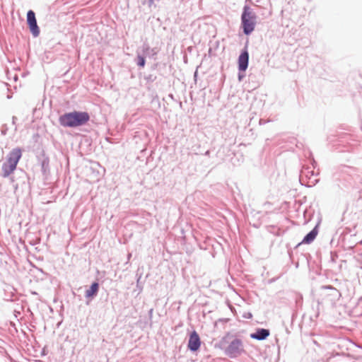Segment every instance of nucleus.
Returning <instances> with one entry per match:
<instances>
[{"instance_id":"1","label":"nucleus","mask_w":362,"mask_h":362,"mask_svg":"<svg viewBox=\"0 0 362 362\" xmlns=\"http://www.w3.org/2000/svg\"><path fill=\"white\" fill-rule=\"evenodd\" d=\"M230 358L235 359L245 354L243 341L236 334L228 332L215 345Z\"/></svg>"},{"instance_id":"2","label":"nucleus","mask_w":362,"mask_h":362,"mask_svg":"<svg viewBox=\"0 0 362 362\" xmlns=\"http://www.w3.org/2000/svg\"><path fill=\"white\" fill-rule=\"evenodd\" d=\"M90 120L87 112L74 110L59 117V123L63 127L76 128L85 125Z\"/></svg>"},{"instance_id":"3","label":"nucleus","mask_w":362,"mask_h":362,"mask_svg":"<svg viewBox=\"0 0 362 362\" xmlns=\"http://www.w3.org/2000/svg\"><path fill=\"white\" fill-rule=\"evenodd\" d=\"M240 27L243 33L245 35H250L255 30L257 23V15L252 11V9L248 6L245 5L241 14Z\"/></svg>"},{"instance_id":"4","label":"nucleus","mask_w":362,"mask_h":362,"mask_svg":"<svg viewBox=\"0 0 362 362\" xmlns=\"http://www.w3.org/2000/svg\"><path fill=\"white\" fill-rule=\"evenodd\" d=\"M27 25L33 37L39 36L40 30L37 23L35 13L33 10L27 12Z\"/></svg>"},{"instance_id":"5","label":"nucleus","mask_w":362,"mask_h":362,"mask_svg":"<svg viewBox=\"0 0 362 362\" xmlns=\"http://www.w3.org/2000/svg\"><path fill=\"white\" fill-rule=\"evenodd\" d=\"M249 57L247 44L246 43L238 59V68L240 72H245L248 68Z\"/></svg>"},{"instance_id":"6","label":"nucleus","mask_w":362,"mask_h":362,"mask_svg":"<svg viewBox=\"0 0 362 362\" xmlns=\"http://www.w3.org/2000/svg\"><path fill=\"white\" fill-rule=\"evenodd\" d=\"M201 344L199 335L195 330H193L189 334L187 349L192 352H196L200 349Z\"/></svg>"},{"instance_id":"7","label":"nucleus","mask_w":362,"mask_h":362,"mask_svg":"<svg viewBox=\"0 0 362 362\" xmlns=\"http://www.w3.org/2000/svg\"><path fill=\"white\" fill-rule=\"evenodd\" d=\"M269 335L270 331L269 329L257 328L255 332L250 334V337L252 339L263 341L265 340Z\"/></svg>"},{"instance_id":"8","label":"nucleus","mask_w":362,"mask_h":362,"mask_svg":"<svg viewBox=\"0 0 362 362\" xmlns=\"http://www.w3.org/2000/svg\"><path fill=\"white\" fill-rule=\"evenodd\" d=\"M21 156V149L20 148H15L8 154L6 162L17 165Z\"/></svg>"},{"instance_id":"9","label":"nucleus","mask_w":362,"mask_h":362,"mask_svg":"<svg viewBox=\"0 0 362 362\" xmlns=\"http://www.w3.org/2000/svg\"><path fill=\"white\" fill-rule=\"evenodd\" d=\"M100 288V284L98 281H93L89 288L86 291L85 297L92 300L97 296Z\"/></svg>"},{"instance_id":"10","label":"nucleus","mask_w":362,"mask_h":362,"mask_svg":"<svg viewBox=\"0 0 362 362\" xmlns=\"http://www.w3.org/2000/svg\"><path fill=\"white\" fill-rule=\"evenodd\" d=\"M318 233V226L316 225L308 233H307L300 243L310 244L316 238Z\"/></svg>"},{"instance_id":"11","label":"nucleus","mask_w":362,"mask_h":362,"mask_svg":"<svg viewBox=\"0 0 362 362\" xmlns=\"http://www.w3.org/2000/svg\"><path fill=\"white\" fill-rule=\"evenodd\" d=\"M17 165L9 163L8 162H5L2 165V176L4 177H8L16 169Z\"/></svg>"},{"instance_id":"12","label":"nucleus","mask_w":362,"mask_h":362,"mask_svg":"<svg viewBox=\"0 0 362 362\" xmlns=\"http://www.w3.org/2000/svg\"><path fill=\"white\" fill-rule=\"evenodd\" d=\"M142 52L145 57L148 56L151 58H154L158 53V50L156 48H151L148 43H144L142 45Z\"/></svg>"},{"instance_id":"13","label":"nucleus","mask_w":362,"mask_h":362,"mask_svg":"<svg viewBox=\"0 0 362 362\" xmlns=\"http://www.w3.org/2000/svg\"><path fill=\"white\" fill-rule=\"evenodd\" d=\"M41 170L44 175L49 172V160L47 157L44 158L41 161Z\"/></svg>"},{"instance_id":"14","label":"nucleus","mask_w":362,"mask_h":362,"mask_svg":"<svg viewBox=\"0 0 362 362\" xmlns=\"http://www.w3.org/2000/svg\"><path fill=\"white\" fill-rule=\"evenodd\" d=\"M315 175V173L313 170H310L309 167H303V169L300 171V181L303 179V177L305 176L306 177H308L310 180L313 176Z\"/></svg>"},{"instance_id":"15","label":"nucleus","mask_w":362,"mask_h":362,"mask_svg":"<svg viewBox=\"0 0 362 362\" xmlns=\"http://www.w3.org/2000/svg\"><path fill=\"white\" fill-rule=\"evenodd\" d=\"M136 53L135 62L139 67L144 68L146 65V57L144 54H141L138 51Z\"/></svg>"},{"instance_id":"16","label":"nucleus","mask_w":362,"mask_h":362,"mask_svg":"<svg viewBox=\"0 0 362 362\" xmlns=\"http://www.w3.org/2000/svg\"><path fill=\"white\" fill-rule=\"evenodd\" d=\"M136 288L139 291V293H141L144 288L143 284L141 282V279L142 276V274L136 273Z\"/></svg>"},{"instance_id":"17","label":"nucleus","mask_w":362,"mask_h":362,"mask_svg":"<svg viewBox=\"0 0 362 362\" xmlns=\"http://www.w3.org/2000/svg\"><path fill=\"white\" fill-rule=\"evenodd\" d=\"M144 79L147 83H153L157 79V76L155 74H148L144 76Z\"/></svg>"},{"instance_id":"18","label":"nucleus","mask_w":362,"mask_h":362,"mask_svg":"<svg viewBox=\"0 0 362 362\" xmlns=\"http://www.w3.org/2000/svg\"><path fill=\"white\" fill-rule=\"evenodd\" d=\"M324 288L331 290L332 292L331 295L334 296V297L340 296L339 291L335 288L332 287V286H325Z\"/></svg>"},{"instance_id":"19","label":"nucleus","mask_w":362,"mask_h":362,"mask_svg":"<svg viewBox=\"0 0 362 362\" xmlns=\"http://www.w3.org/2000/svg\"><path fill=\"white\" fill-rule=\"evenodd\" d=\"M238 77L239 81H241L243 80V78L245 77V74H241V72L239 71Z\"/></svg>"},{"instance_id":"20","label":"nucleus","mask_w":362,"mask_h":362,"mask_svg":"<svg viewBox=\"0 0 362 362\" xmlns=\"http://www.w3.org/2000/svg\"><path fill=\"white\" fill-rule=\"evenodd\" d=\"M153 312V308L150 309V310L148 311V315H149L150 318H152Z\"/></svg>"},{"instance_id":"21","label":"nucleus","mask_w":362,"mask_h":362,"mask_svg":"<svg viewBox=\"0 0 362 362\" xmlns=\"http://www.w3.org/2000/svg\"><path fill=\"white\" fill-rule=\"evenodd\" d=\"M16 119H17V117L16 116H13V117H12V123H13V124H16Z\"/></svg>"},{"instance_id":"22","label":"nucleus","mask_w":362,"mask_h":362,"mask_svg":"<svg viewBox=\"0 0 362 362\" xmlns=\"http://www.w3.org/2000/svg\"><path fill=\"white\" fill-rule=\"evenodd\" d=\"M316 165H317V163H316V161L313 159V160H312V165H313V168H315Z\"/></svg>"},{"instance_id":"23","label":"nucleus","mask_w":362,"mask_h":362,"mask_svg":"<svg viewBox=\"0 0 362 362\" xmlns=\"http://www.w3.org/2000/svg\"><path fill=\"white\" fill-rule=\"evenodd\" d=\"M204 156H210V151H209V150H207V151L204 153Z\"/></svg>"},{"instance_id":"24","label":"nucleus","mask_w":362,"mask_h":362,"mask_svg":"<svg viewBox=\"0 0 362 362\" xmlns=\"http://www.w3.org/2000/svg\"><path fill=\"white\" fill-rule=\"evenodd\" d=\"M331 259H332V261H334V256L333 254H331Z\"/></svg>"},{"instance_id":"25","label":"nucleus","mask_w":362,"mask_h":362,"mask_svg":"<svg viewBox=\"0 0 362 362\" xmlns=\"http://www.w3.org/2000/svg\"><path fill=\"white\" fill-rule=\"evenodd\" d=\"M247 315H249V317H246V316H245V317H247V318H252V315L251 313H249Z\"/></svg>"},{"instance_id":"26","label":"nucleus","mask_w":362,"mask_h":362,"mask_svg":"<svg viewBox=\"0 0 362 362\" xmlns=\"http://www.w3.org/2000/svg\"><path fill=\"white\" fill-rule=\"evenodd\" d=\"M316 182H317V180H314L311 181V182H312L313 184H315Z\"/></svg>"},{"instance_id":"27","label":"nucleus","mask_w":362,"mask_h":362,"mask_svg":"<svg viewBox=\"0 0 362 362\" xmlns=\"http://www.w3.org/2000/svg\"><path fill=\"white\" fill-rule=\"evenodd\" d=\"M131 256H132L131 254H129L128 259H129L131 257Z\"/></svg>"},{"instance_id":"28","label":"nucleus","mask_w":362,"mask_h":362,"mask_svg":"<svg viewBox=\"0 0 362 362\" xmlns=\"http://www.w3.org/2000/svg\"><path fill=\"white\" fill-rule=\"evenodd\" d=\"M153 0H149V3L151 4Z\"/></svg>"}]
</instances>
